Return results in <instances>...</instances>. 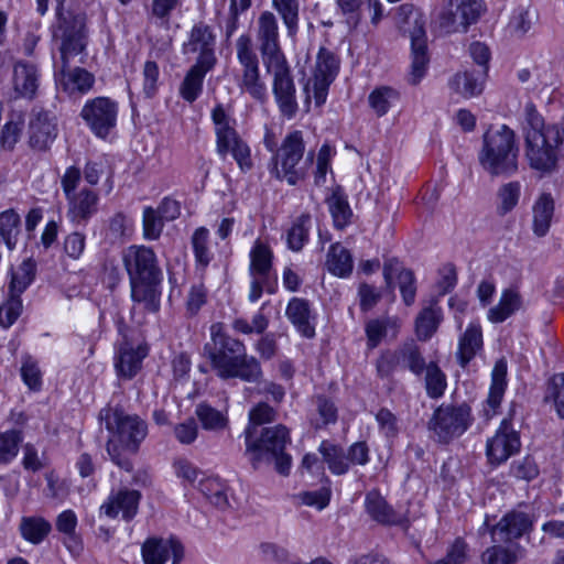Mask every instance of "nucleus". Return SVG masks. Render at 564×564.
<instances>
[{
	"mask_svg": "<svg viewBox=\"0 0 564 564\" xmlns=\"http://www.w3.org/2000/svg\"><path fill=\"white\" fill-rule=\"evenodd\" d=\"M40 86V73L34 64L19 61L13 66L12 87L17 97L33 99Z\"/></svg>",
	"mask_w": 564,
	"mask_h": 564,
	"instance_id": "obj_27",
	"label": "nucleus"
},
{
	"mask_svg": "<svg viewBox=\"0 0 564 564\" xmlns=\"http://www.w3.org/2000/svg\"><path fill=\"white\" fill-rule=\"evenodd\" d=\"M61 30V45L59 50V63L65 66H69L72 61L76 56H80L78 62L84 63V55L86 46L88 44V31L86 26V17L84 14H77L70 19H65L59 26Z\"/></svg>",
	"mask_w": 564,
	"mask_h": 564,
	"instance_id": "obj_11",
	"label": "nucleus"
},
{
	"mask_svg": "<svg viewBox=\"0 0 564 564\" xmlns=\"http://www.w3.org/2000/svg\"><path fill=\"white\" fill-rule=\"evenodd\" d=\"M272 7L282 18L289 35H295L299 29V0H272Z\"/></svg>",
	"mask_w": 564,
	"mask_h": 564,
	"instance_id": "obj_52",
	"label": "nucleus"
},
{
	"mask_svg": "<svg viewBox=\"0 0 564 564\" xmlns=\"http://www.w3.org/2000/svg\"><path fill=\"white\" fill-rule=\"evenodd\" d=\"M243 435L246 453L250 455L253 468H259L262 462H274V468L280 475H289L292 458L285 453V447L291 443V437L285 425L262 427L257 435H253L250 427L245 430Z\"/></svg>",
	"mask_w": 564,
	"mask_h": 564,
	"instance_id": "obj_5",
	"label": "nucleus"
},
{
	"mask_svg": "<svg viewBox=\"0 0 564 564\" xmlns=\"http://www.w3.org/2000/svg\"><path fill=\"white\" fill-rule=\"evenodd\" d=\"M510 474L518 479L530 481L539 475V468L531 456H525L511 464Z\"/></svg>",
	"mask_w": 564,
	"mask_h": 564,
	"instance_id": "obj_61",
	"label": "nucleus"
},
{
	"mask_svg": "<svg viewBox=\"0 0 564 564\" xmlns=\"http://www.w3.org/2000/svg\"><path fill=\"white\" fill-rule=\"evenodd\" d=\"M144 564H164L172 556V564H180L184 557V546L175 538H150L142 545Z\"/></svg>",
	"mask_w": 564,
	"mask_h": 564,
	"instance_id": "obj_22",
	"label": "nucleus"
},
{
	"mask_svg": "<svg viewBox=\"0 0 564 564\" xmlns=\"http://www.w3.org/2000/svg\"><path fill=\"white\" fill-rule=\"evenodd\" d=\"M521 196V184L518 181L502 184L497 191V214L506 216L516 208Z\"/></svg>",
	"mask_w": 564,
	"mask_h": 564,
	"instance_id": "obj_49",
	"label": "nucleus"
},
{
	"mask_svg": "<svg viewBox=\"0 0 564 564\" xmlns=\"http://www.w3.org/2000/svg\"><path fill=\"white\" fill-rule=\"evenodd\" d=\"M482 348V332L478 324H469L458 340L457 358L459 365L465 368L469 361Z\"/></svg>",
	"mask_w": 564,
	"mask_h": 564,
	"instance_id": "obj_34",
	"label": "nucleus"
},
{
	"mask_svg": "<svg viewBox=\"0 0 564 564\" xmlns=\"http://www.w3.org/2000/svg\"><path fill=\"white\" fill-rule=\"evenodd\" d=\"M213 68H206L203 65L194 64L186 73L180 85V96L187 102H194L203 91V83L206 74Z\"/></svg>",
	"mask_w": 564,
	"mask_h": 564,
	"instance_id": "obj_37",
	"label": "nucleus"
},
{
	"mask_svg": "<svg viewBox=\"0 0 564 564\" xmlns=\"http://www.w3.org/2000/svg\"><path fill=\"white\" fill-rule=\"evenodd\" d=\"M195 414L205 431L223 432L229 426L227 410H218L206 402L198 403Z\"/></svg>",
	"mask_w": 564,
	"mask_h": 564,
	"instance_id": "obj_35",
	"label": "nucleus"
},
{
	"mask_svg": "<svg viewBox=\"0 0 564 564\" xmlns=\"http://www.w3.org/2000/svg\"><path fill=\"white\" fill-rule=\"evenodd\" d=\"M147 355V346L138 345L133 347L128 341L121 344L115 364L118 376L124 379H132L141 369L142 360Z\"/></svg>",
	"mask_w": 564,
	"mask_h": 564,
	"instance_id": "obj_28",
	"label": "nucleus"
},
{
	"mask_svg": "<svg viewBox=\"0 0 564 564\" xmlns=\"http://www.w3.org/2000/svg\"><path fill=\"white\" fill-rule=\"evenodd\" d=\"M482 11L481 0H449L440 15V28L446 32L467 31Z\"/></svg>",
	"mask_w": 564,
	"mask_h": 564,
	"instance_id": "obj_15",
	"label": "nucleus"
},
{
	"mask_svg": "<svg viewBox=\"0 0 564 564\" xmlns=\"http://www.w3.org/2000/svg\"><path fill=\"white\" fill-rule=\"evenodd\" d=\"M305 151L302 131L294 130L285 135L281 147L272 155L270 173L278 180H286L290 185H295L306 175V163L313 161V154L308 153L306 162L301 165Z\"/></svg>",
	"mask_w": 564,
	"mask_h": 564,
	"instance_id": "obj_8",
	"label": "nucleus"
},
{
	"mask_svg": "<svg viewBox=\"0 0 564 564\" xmlns=\"http://www.w3.org/2000/svg\"><path fill=\"white\" fill-rule=\"evenodd\" d=\"M486 75L481 72H463L457 73L449 82L451 88L455 94L464 98H473L481 94L484 88V79Z\"/></svg>",
	"mask_w": 564,
	"mask_h": 564,
	"instance_id": "obj_36",
	"label": "nucleus"
},
{
	"mask_svg": "<svg viewBox=\"0 0 564 564\" xmlns=\"http://www.w3.org/2000/svg\"><path fill=\"white\" fill-rule=\"evenodd\" d=\"M383 278L389 288L395 279L402 296V301L406 306H411L415 302L416 280L414 272L404 268L395 258H390L383 264Z\"/></svg>",
	"mask_w": 564,
	"mask_h": 564,
	"instance_id": "obj_24",
	"label": "nucleus"
},
{
	"mask_svg": "<svg viewBox=\"0 0 564 564\" xmlns=\"http://www.w3.org/2000/svg\"><path fill=\"white\" fill-rule=\"evenodd\" d=\"M545 399H552L556 413L564 419V372L551 378Z\"/></svg>",
	"mask_w": 564,
	"mask_h": 564,
	"instance_id": "obj_58",
	"label": "nucleus"
},
{
	"mask_svg": "<svg viewBox=\"0 0 564 564\" xmlns=\"http://www.w3.org/2000/svg\"><path fill=\"white\" fill-rule=\"evenodd\" d=\"M522 555L519 543H492L481 554L482 564H516Z\"/></svg>",
	"mask_w": 564,
	"mask_h": 564,
	"instance_id": "obj_39",
	"label": "nucleus"
},
{
	"mask_svg": "<svg viewBox=\"0 0 564 564\" xmlns=\"http://www.w3.org/2000/svg\"><path fill=\"white\" fill-rule=\"evenodd\" d=\"M210 341L204 352L216 376L223 380L239 379L248 383H260L263 371L260 361L247 354L246 345L225 332L221 323L210 326Z\"/></svg>",
	"mask_w": 564,
	"mask_h": 564,
	"instance_id": "obj_2",
	"label": "nucleus"
},
{
	"mask_svg": "<svg viewBox=\"0 0 564 564\" xmlns=\"http://www.w3.org/2000/svg\"><path fill=\"white\" fill-rule=\"evenodd\" d=\"M36 273V262L28 258L15 270H12L9 291L11 294H21L33 282Z\"/></svg>",
	"mask_w": 564,
	"mask_h": 564,
	"instance_id": "obj_47",
	"label": "nucleus"
},
{
	"mask_svg": "<svg viewBox=\"0 0 564 564\" xmlns=\"http://www.w3.org/2000/svg\"><path fill=\"white\" fill-rule=\"evenodd\" d=\"M122 261L131 288V299L144 311L160 310L162 270L154 251L145 246H130L124 250Z\"/></svg>",
	"mask_w": 564,
	"mask_h": 564,
	"instance_id": "obj_3",
	"label": "nucleus"
},
{
	"mask_svg": "<svg viewBox=\"0 0 564 564\" xmlns=\"http://www.w3.org/2000/svg\"><path fill=\"white\" fill-rule=\"evenodd\" d=\"M285 315L304 337L312 338L315 336L311 304L307 300L292 297L286 306Z\"/></svg>",
	"mask_w": 564,
	"mask_h": 564,
	"instance_id": "obj_29",
	"label": "nucleus"
},
{
	"mask_svg": "<svg viewBox=\"0 0 564 564\" xmlns=\"http://www.w3.org/2000/svg\"><path fill=\"white\" fill-rule=\"evenodd\" d=\"M397 25L399 31L411 41L412 63L409 82L416 85L424 77L430 62L427 55L425 21L413 4L404 3L398 8Z\"/></svg>",
	"mask_w": 564,
	"mask_h": 564,
	"instance_id": "obj_7",
	"label": "nucleus"
},
{
	"mask_svg": "<svg viewBox=\"0 0 564 564\" xmlns=\"http://www.w3.org/2000/svg\"><path fill=\"white\" fill-rule=\"evenodd\" d=\"M118 104L109 97H96L84 105L80 117L91 132L105 139L117 124Z\"/></svg>",
	"mask_w": 564,
	"mask_h": 564,
	"instance_id": "obj_14",
	"label": "nucleus"
},
{
	"mask_svg": "<svg viewBox=\"0 0 564 564\" xmlns=\"http://www.w3.org/2000/svg\"><path fill=\"white\" fill-rule=\"evenodd\" d=\"M397 366L409 368L415 375H420L426 369L425 360L414 345H405L394 352L382 355L378 360L377 369L381 376H387Z\"/></svg>",
	"mask_w": 564,
	"mask_h": 564,
	"instance_id": "obj_21",
	"label": "nucleus"
},
{
	"mask_svg": "<svg viewBox=\"0 0 564 564\" xmlns=\"http://www.w3.org/2000/svg\"><path fill=\"white\" fill-rule=\"evenodd\" d=\"M276 412L268 403H259L253 406L249 412V423L246 429L252 427L253 435H257L259 426L273 422L275 420Z\"/></svg>",
	"mask_w": 564,
	"mask_h": 564,
	"instance_id": "obj_55",
	"label": "nucleus"
},
{
	"mask_svg": "<svg viewBox=\"0 0 564 564\" xmlns=\"http://www.w3.org/2000/svg\"><path fill=\"white\" fill-rule=\"evenodd\" d=\"M365 507L367 513L377 522L390 524L395 522V512L384 498L377 491L371 490L366 495Z\"/></svg>",
	"mask_w": 564,
	"mask_h": 564,
	"instance_id": "obj_45",
	"label": "nucleus"
},
{
	"mask_svg": "<svg viewBox=\"0 0 564 564\" xmlns=\"http://www.w3.org/2000/svg\"><path fill=\"white\" fill-rule=\"evenodd\" d=\"M518 153L514 131L502 124L499 129L488 130L484 134L478 161L492 176H510L518 171Z\"/></svg>",
	"mask_w": 564,
	"mask_h": 564,
	"instance_id": "obj_6",
	"label": "nucleus"
},
{
	"mask_svg": "<svg viewBox=\"0 0 564 564\" xmlns=\"http://www.w3.org/2000/svg\"><path fill=\"white\" fill-rule=\"evenodd\" d=\"M212 120L215 124L217 152L225 156L228 153L229 142L239 135L231 124V118L227 115L221 104H218L212 110Z\"/></svg>",
	"mask_w": 564,
	"mask_h": 564,
	"instance_id": "obj_31",
	"label": "nucleus"
},
{
	"mask_svg": "<svg viewBox=\"0 0 564 564\" xmlns=\"http://www.w3.org/2000/svg\"><path fill=\"white\" fill-rule=\"evenodd\" d=\"M522 306V297L516 289H506L498 304L488 311V319L491 323H502Z\"/></svg>",
	"mask_w": 564,
	"mask_h": 564,
	"instance_id": "obj_38",
	"label": "nucleus"
},
{
	"mask_svg": "<svg viewBox=\"0 0 564 564\" xmlns=\"http://www.w3.org/2000/svg\"><path fill=\"white\" fill-rule=\"evenodd\" d=\"M257 40L263 64L285 59L279 44V26L275 15L264 11L259 15Z\"/></svg>",
	"mask_w": 564,
	"mask_h": 564,
	"instance_id": "obj_18",
	"label": "nucleus"
},
{
	"mask_svg": "<svg viewBox=\"0 0 564 564\" xmlns=\"http://www.w3.org/2000/svg\"><path fill=\"white\" fill-rule=\"evenodd\" d=\"M21 377L23 382L33 391H37L42 386V373L37 362L30 356L23 358L21 366Z\"/></svg>",
	"mask_w": 564,
	"mask_h": 564,
	"instance_id": "obj_60",
	"label": "nucleus"
},
{
	"mask_svg": "<svg viewBox=\"0 0 564 564\" xmlns=\"http://www.w3.org/2000/svg\"><path fill=\"white\" fill-rule=\"evenodd\" d=\"M376 421L386 437H394L398 435V419L389 409H380L376 414Z\"/></svg>",
	"mask_w": 564,
	"mask_h": 564,
	"instance_id": "obj_63",
	"label": "nucleus"
},
{
	"mask_svg": "<svg viewBox=\"0 0 564 564\" xmlns=\"http://www.w3.org/2000/svg\"><path fill=\"white\" fill-rule=\"evenodd\" d=\"M240 65L238 86L258 101L267 98V86L260 76L259 58L249 34H241L235 44Z\"/></svg>",
	"mask_w": 564,
	"mask_h": 564,
	"instance_id": "obj_10",
	"label": "nucleus"
},
{
	"mask_svg": "<svg viewBox=\"0 0 564 564\" xmlns=\"http://www.w3.org/2000/svg\"><path fill=\"white\" fill-rule=\"evenodd\" d=\"M140 499L141 494L138 490L122 488L109 495L100 511L108 518H116L121 513L122 519L129 522L138 512Z\"/></svg>",
	"mask_w": 564,
	"mask_h": 564,
	"instance_id": "obj_25",
	"label": "nucleus"
},
{
	"mask_svg": "<svg viewBox=\"0 0 564 564\" xmlns=\"http://www.w3.org/2000/svg\"><path fill=\"white\" fill-rule=\"evenodd\" d=\"M327 270L339 278H347L354 268L352 257L348 249L339 242L333 243L326 258Z\"/></svg>",
	"mask_w": 564,
	"mask_h": 564,
	"instance_id": "obj_41",
	"label": "nucleus"
},
{
	"mask_svg": "<svg viewBox=\"0 0 564 564\" xmlns=\"http://www.w3.org/2000/svg\"><path fill=\"white\" fill-rule=\"evenodd\" d=\"M311 227V216L308 214L301 215L288 231V246L293 251H300L308 239V230Z\"/></svg>",
	"mask_w": 564,
	"mask_h": 564,
	"instance_id": "obj_53",
	"label": "nucleus"
},
{
	"mask_svg": "<svg viewBox=\"0 0 564 564\" xmlns=\"http://www.w3.org/2000/svg\"><path fill=\"white\" fill-rule=\"evenodd\" d=\"M20 234V215L12 208L0 213V238L9 251L15 249Z\"/></svg>",
	"mask_w": 564,
	"mask_h": 564,
	"instance_id": "obj_44",
	"label": "nucleus"
},
{
	"mask_svg": "<svg viewBox=\"0 0 564 564\" xmlns=\"http://www.w3.org/2000/svg\"><path fill=\"white\" fill-rule=\"evenodd\" d=\"M507 362L505 359L496 361L491 372V386L487 398V406L485 409L486 416H494L499 408L507 387Z\"/></svg>",
	"mask_w": 564,
	"mask_h": 564,
	"instance_id": "obj_32",
	"label": "nucleus"
},
{
	"mask_svg": "<svg viewBox=\"0 0 564 564\" xmlns=\"http://www.w3.org/2000/svg\"><path fill=\"white\" fill-rule=\"evenodd\" d=\"M228 153H231L232 158L242 172H248L252 169L253 164L250 148L243 140L240 139V137L229 142Z\"/></svg>",
	"mask_w": 564,
	"mask_h": 564,
	"instance_id": "obj_56",
	"label": "nucleus"
},
{
	"mask_svg": "<svg viewBox=\"0 0 564 564\" xmlns=\"http://www.w3.org/2000/svg\"><path fill=\"white\" fill-rule=\"evenodd\" d=\"M22 312L21 296L11 294L6 303L0 306V325L8 328L20 316Z\"/></svg>",
	"mask_w": 564,
	"mask_h": 564,
	"instance_id": "obj_59",
	"label": "nucleus"
},
{
	"mask_svg": "<svg viewBox=\"0 0 564 564\" xmlns=\"http://www.w3.org/2000/svg\"><path fill=\"white\" fill-rule=\"evenodd\" d=\"M86 236L79 231H73L64 238L63 249L67 257L78 260L84 253Z\"/></svg>",
	"mask_w": 564,
	"mask_h": 564,
	"instance_id": "obj_62",
	"label": "nucleus"
},
{
	"mask_svg": "<svg viewBox=\"0 0 564 564\" xmlns=\"http://www.w3.org/2000/svg\"><path fill=\"white\" fill-rule=\"evenodd\" d=\"M67 218L75 225H86L98 212L99 196L89 188H83L67 198Z\"/></svg>",
	"mask_w": 564,
	"mask_h": 564,
	"instance_id": "obj_26",
	"label": "nucleus"
},
{
	"mask_svg": "<svg viewBox=\"0 0 564 564\" xmlns=\"http://www.w3.org/2000/svg\"><path fill=\"white\" fill-rule=\"evenodd\" d=\"M216 35L212 26L198 22L189 31L188 40L183 44L184 54H198L195 64L214 68L217 63L215 55Z\"/></svg>",
	"mask_w": 564,
	"mask_h": 564,
	"instance_id": "obj_17",
	"label": "nucleus"
},
{
	"mask_svg": "<svg viewBox=\"0 0 564 564\" xmlns=\"http://www.w3.org/2000/svg\"><path fill=\"white\" fill-rule=\"evenodd\" d=\"M329 213L333 217L334 226L337 229L345 228L351 219L352 212L348 204L347 197L341 191L336 189L326 199Z\"/></svg>",
	"mask_w": 564,
	"mask_h": 564,
	"instance_id": "obj_46",
	"label": "nucleus"
},
{
	"mask_svg": "<svg viewBox=\"0 0 564 564\" xmlns=\"http://www.w3.org/2000/svg\"><path fill=\"white\" fill-rule=\"evenodd\" d=\"M54 77L57 86L69 97H82L89 93L95 84V76L87 69L63 64L54 65Z\"/></svg>",
	"mask_w": 564,
	"mask_h": 564,
	"instance_id": "obj_20",
	"label": "nucleus"
},
{
	"mask_svg": "<svg viewBox=\"0 0 564 564\" xmlns=\"http://www.w3.org/2000/svg\"><path fill=\"white\" fill-rule=\"evenodd\" d=\"M521 448L519 432L513 427L511 420L503 419L495 435L488 438L486 456L491 465H500L517 454Z\"/></svg>",
	"mask_w": 564,
	"mask_h": 564,
	"instance_id": "obj_16",
	"label": "nucleus"
},
{
	"mask_svg": "<svg viewBox=\"0 0 564 564\" xmlns=\"http://www.w3.org/2000/svg\"><path fill=\"white\" fill-rule=\"evenodd\" d=\"M19 530L25 541L32 544H40L52 531V525L43 517L30 516L22 517Z\"/></svg>",
	"mask_w": 564,
	"mask_h": 564,
	"instance_id": "obj_43",
	"label": "nucleus"
},
{
	"mask_svg": "<svg viewBox=\"0 0 564 564\" xmlns=\"http://www.w3.org/2000/svg\"><path fill=\"white\" fill-rule=\"evenodd\" d=\"M209 231L205 227L197 228L192 236V248L197 270L204 272L212 262L214 254L208 247Z\"/></svg>",
	"mask_w": 564,
	"mask_h": 564,
	"instance_id": "obj_48",
	"label": "nucleus"
},
{
	"mask_svg": "<svg viewBox=\"0 0 564 564\" xmlns=\"http://www.w3.org/2000/svg\"><path fill=\"white\" fill-rule=\"evenodd\" d=\"M467 558V544L462 539H456L447 550L446 555L433 564H463Z\"/></svg>",
	"mask_w": 564,
	"mask_h": 564,
	"instance_id": "obj_64",
	"label": "nucleus"
},
{
	"mask_svg": "<svg viewBox=\"0 0 564 564\" xmlns=\"http://www.w3.org/2000/svg\"><path fill=\"white\" fill-rule=\"evenodd\" d=\"M425 389L432 399H438L444 394L446 389V377L437 365L431 362L426 366Z\"/></svg>",
	"mask_w": 564,
	"mask_h": 564,
	"instance_id": "obj_54",
	"label": "nucleus"
},
{
	"mask_svg": "<svg viewBox=\"0 0 564 564\" xmlns=\"http://www.w3.org/2000/svg\"><path fill=\"white\" fill-rule=\"evenodd\" d=\"M98 417L111 434L107 442V453L111 460L121 469L131 471L132 462L122 455L121 449L135 454L148 435V424L140 416L111 405L101 409Z\"/></svg>",
	"mask_w": 564,
	"mask_h": 564,
	"instance_id": "obj_4",
	"label": "nucleus"
},
{
	"mask_svg": "<svg viewBox=\"0 0 564 564\" xmlns=\"http://www.w3.org/2000/svg\"><path fill=\"white\" fill-rule=\"evenodd\" d=\"M443 321V312L438 306V300L433 297L427 306H424L415 318V333L420 340H429L437 330Z\"/></svg>",
	"mask_w": 564,
	"mask_h": 564,
	"instance_id": "obj_30",
	"label": "nucleus"
},
{
	"mask_svg": "<svg viewBox=\"0 0 564 564\" xmlns=\"http://www.w3.org/2000/svg\"><path fill=\"white\" fill-rule=\"evenodd\" d=\"M399 99V91L387 86L375 89L368 97L369 105L378 117L384 116Z\"/></svg>",
	"mask_w": 564,
	"mask_h": 564,
	"instance_id": "obj_51",
	"label": "nucleus"
},
{
	"mask_svg": "<svg viewBox=\"0 0 564 564\" xmlns=\"http://www.w3.org/2000/svg\"><path fill=\"white\" fill-rule=\"evenodd\" d=\"M22 442L23 433L20 430L0 432V465H9L15 459Z\"/></svg>",
	"mask_w": 564,
	"mask_h": 564,
	"instance_id": "obj_50",
	"label": "nucleus"
},
{
	"mask_svg": "<svg viewBox=\"0 0 564 564\" xmlns=\"http://www.w3.org/2000/svg\"><path fill=\"white\" fill-rule=\"evenodd\" d=\"M522 135L529 167L541 175L556 172L564 160V122L546 123L536 107L528 102L523 110Z\"/></svg>",
	"mask_w": 564,
	"mask_h": 564,
	"instance_id": "obj_1",
	"label": "nucleus"
},
{
	"mask_svg": "<svg viewBox=\"0 0 564 564\" xmlns=\"http://www.w3.org/2000/svg\"><path fill=\"white\" fill-rule=\"evenodd\" d=\"M338 68L339 61L336 55L326 47H321L317 54L314 76L304 86L306 102H310L312 94L316 106L319 107L325 104L328 88L335 79Z\"/></svg>",
	"mask_w": 564,
	"mask_h": 564,
	"instance_id": "obj_13",
	"label": "nucleus"
},
{
	"mask_svg": "<svg viewBox=\"0 0 564 564\" xmlns=\"http://www.w3.org/2000/svg\"><path fill=\"white\" fill-rule=\"evenodd\" d=\"M318 452L322 454L332 474L341 476L349 471L350 466L347 452L340 445L329 441H323L318 447Z\"/></svg>",
	"mask_w": 564,
	"mask_h": 564,
	"instance_id": "obj_40",
	"label": "nucleus"
},
{
	"mask_svg": "<svg viewBox=\"0 0 564 564\" xmlns=\"http://www.w3.org/2000/svg\"><path fill=\"white\" fill-rule=\"evenodd\" d=\"M57 135L54 119L47 111L34 109L29 121V144L33 150L46 151Z\"/></svg>",
	"mask_w": 564,
	"mask_h": 564,
	"instance_id": "obj_23",
	"label": "nucleus"
},
{
	"mask_svg": "<svg viewBox=\"0 0 564 564\" xmlns=\"http://www.w3.org/2000/svg\"><path fill=\"white\" fill-rule=\"evenodd\" d=\"M264 66L267 72L272 74V91L280 112L289 119L293 118L299 110V105L295 96V85L286 58L264 64Z\"/></svg>",
	"mask_w": 564,
	"mask_h": 564,
	"instance_id": "obj_12",
	"label": "nucleus"
},
{
	"mask_svg": "<svg viewBox=\"0 0 564 564\" xmlns=\"http://www.w3.org/2000/svg\"><path fill=\"white\" fill-rule=\"evenodd\" d=\"M532 230L536 237H544L550 230L554 215V199L551 194L543 193L532 207Z\"/></svg>",
	"mask_w": 564,
	"mask_h": 564,
	"instance_id": "obj_33",
	"label": "nucleus"
},
{
	"mask_svg": "<svg viewBox=\"0 0 564 564\" xmlns=\"http://www.w3.org/2000/svg\"><path fill=\"white\" fill-rule=\"evenodd\" d=\"M164 219L152 207H145L143 210V234L149 240L158 239L162 232Z\"/></svg>",
	"mask_w": 564,
	"mask_h": 564,
	"instance_id": "obj_57",
	"label": "nucleus"
},
{
	"mask_svg": "<svg viewBox=\"0 0 564 564\" xmlns=\"http://www.w3.org/2000/svg\"><path fill=\"white\" fill-rule=\"evenodd\" d=\"M471 408L466 403H442L437 406L429 423V431L434 441L449 444L460 437L473 424Z\"/></svg>",
	"mask_w": 564,
	"mask_h": 564,
	"instance_id": "obj_9",
	"label": "nucleus"
},
{
	"mask_svg": "<svg viewBox=\"0 0 564 564\" xmlns=\"http://www.w3.org/2000/svg\"><path fill=\"white\" fill-rule=\"evenodd\" d=\"M530 516L522 511H510L490 529L492 543H518L517 540L532 529Z\"/></svg>",
	"mask_w": 564,
	"mask_h": 564,
	"instance_id": "obj_19",
	"label": "nucleus"
},
{
	"mask_svg": "<svg viewBox=\"0 0 564 564\" xmlns=\"http://www.w3.org/2000/svg\"><path fill=\"white\" fill-rule=\"evenodd\" d=\"M273 253L269 246L257 240L250 251V274L268 280L272 270Z\"/></svg>",
	"mask_w": 564,
	"mask_h": 564,
	"instance_id": "obj_42",
	"label": "nucleus"
}]
</instances>
